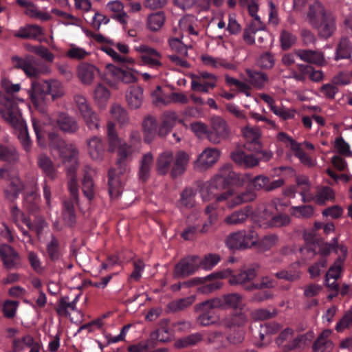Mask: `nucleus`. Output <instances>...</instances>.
<instances>
[{
  "instance_id": "33",
  "label": "nucleus",
  "mask_w": 352,
  "mask_h": 352,
  "mask_svg": "<svg viewBox=\"0 0 352 352\" xmlns=\"http://www.w3.org/2000/svg\"><path fill=\"white\" fill-rule=\"evenodd\" d=\"M219 156V152L217 149L207 148L199 155L196 165L208 168L217 161Z\"/></svg>"
},
{
  "instance_id": "7",
  "label": "nucleus",
  "mask_w": 352,
  "mask_h": 352,
  "mask_svg": "<svg viewBox=\"0 0 352 352\" xmlns=\"http://www.w3.org/2000/svg\"><path fill=\"white\" fill-rule=\"evenodd\" d=\"M188 160V155L184 151H179L174 156L173 152L166 151L158 156L156 169L159 175L170 173V177L175 179L185 172Z\"/></svg>"
},
{
  "instance_id": "28",
  "label": "nucleus",
  "mask_w": 352,
  "mask_h": 352,
  "mask_svg": "<svg viewBox=\"0 0 352 352\" xmlns=\"http://www.w3.org/2000/svg\"><path fill=\"white\" fill-rule=\"evenodd\" d=\"M331 334L330 329H324L318 336L312 346L313 352H330L333 348V344L329 339Z\"/></svg>"
},
{
  "instance_id": "40",
  "label": "nucleus",
  "mask_w": 352,
  "mask_h": 352,
  "mask_svg": "<svg viewBox=\"0 0 352 352\" xmlns=\"http://www.w3.org/2000/svg\"><path fill=\"white\" fill-rule=\"evenodd\" d=\"M153 96H156L157 101L162 102L164 104H168L170 102L181 104H186L188 102V99L186 95L182 93L173 92L169 96V100H166L162 94V87L157 86L156 90L153 93Z\"/></svg>"
},
{
  "instance_id": "57",
  "label": "nucleus",
  "mask_w": 352,
  "mask_h": 352,
  "mask_svg": "<svg viewBox=\"0 0 352 352\" xmlns=\"http://www.w3.org/2000/svg\"><path fill=\"white\" fill-rule=\"evenodd\" d=\"M34 343V338L30 335H26L21 339L14 338L12 341V348L13 352H21L25 346H30Z\"/></svg>"
},
{
  "instance_id": "16",
  "label": "nucleus",
  "mask_w": 352,
  "mask_h": 352,
  "mask_svg": "<svg viewBox=\"0 0 352 352\" xmlns=\"http://www.w3.org/2000/svg\"><path fill=\"white\" fill-rule=\"evenodd\" d=\"M126 162L121 166L117 161L118 169L111 168L108 173V190L111 197H117L122 192V183L120 175L123 174L126 170Z\"/></svg>"
},
{
  "instance_id": "42",
  "label": "nucleus",
  "mask_w": 352,
  "mask_h": 352,
  "mask_svg": "<svg viewBox=\"0 0 352 352\" xmlns=\"http://www.w3.org/2000/svg\"><path fill=\"white\" fill-rule=\"evenodd\" d=\"M0 160L14 164L19 160V155L12 145L0 144Z\"/></svg>"
},
{
  "instance_id": "43",
  "label": "nucleus",
  "mask_w": 352,
  "mask_h": 352,
  "mask_svg": "<svg viewBox=\"0 0 352 352\" xmlns=\"http://www.w3.org/2000/svg\"><path fill=\"white\" fill-rule=\"evenodd\" d=\"M46 252L47 258L54 263L58 261L62 256L59 240L54 235L46 245Z\"/></svg>"
},
{
  "instance_id": "39",
  "label": "nucleus",
  "mask_w": 352,
  "mask_h": 352,
  "mask_svg": "<svg viewBox=\"0 0 352 352\" xmlns=\"http://www.w3.org/2000/svg\"><path fill=\"white\" fill-rule=\"evenodd\" d=\"M24 188V185L17 176L10 177L9 185L4 190L6 198L13 201L19 196V193Z\"/></svg>"
},
{
  "instance_id": "3",
  "label": "nucleus",
  "mask_w": 352,
  "mask_h": 352,
  "mask_svg": "<svg viewBox=\"0 0 352 352\" xmlns=\"http://www.w3.org/2000/svg\"><path fill=\"white\" fill-rule=\"evenodd\" d=\"M78 77L82 83L90 85L97 75L109 87L118 88L119 82L129 84L138 80L136 72L129 67H118L113 64H107L104 73L100 74L99 69L93 64L81 63L77 69Z\"/></svg>"
},
{
  "instance_id": "45",
  "label": "nucleus",
  "mask_w": 352,
  "mask_h": 352,
  "mask_svg": "<svg viewBox=\"0 0 352 352\" xmlns=\"http://www.w3.org/2000/svg\"><path fill=\"white\" fill-rule=\"evenodd\" d=\"M194 301L195 297L193 296H188L171 301L168 304L167 308L170 312H179L190 307Z\"/></svg>"
},
{
  "instance_id": "50",
  "label": "nucleus",
  "mask_w": 352,
  "mask_h": 352,
  "mask_svg": "<svg viewBox=\"0 0 352 352\" xmlns=\"http://www.w3.org/2000/svg\"><path fill=\"white\" fill-rule=\"evenodd\" d=\"M212 300H219V307L228 306L236 309L241 302V296L238 294L232 293L224 295L221 298H213Z\"/></svg>"
},
{
  "instance_id": "11",
  "label": "nucleus",
  "mask_w": 352,
  "mask_h": 352,
  "mask_svg": "<svg viewBox=\"0 0 352 352\" xmlns=\"http://www.w3.org/2000/svg\"><path fill=\"white\" fill-rule=\"evenodd\" d=\"M257 233L253 230H239L230 234L226 240L227 247L230 250H244L256 244Z\"/></svg>"
},
{
  "instance_id": "25",
  "label": "nucleus",
  "mask_w": 352,
  "mask_h": 352,
  "mask_svg": "<svg viewBox=\"0 0 352 352\" xmlns=\"http://www.w3.org/2000/svg\"><path fill=\"white\" fill-rule=\"evenodd\" d=\"M243 137L246 140L245 149L257 151L261 149V133L258 128L246 126L242 129Z\"/></svg>"
},
{
  "instance_id": "12",
  "label": "nucleus",
  "mask_w": 352,
  "mask_h": 352,
  "mask_svg": "<svg viewBox=\"0 0 352 352\" xmlns=\"http://www.w3.org/2000/svg\"><path fill=\"white\" fill-rule=\"evenodd\" d=\"M219 300L212 299L197 305L195 309L199 313L197 322L203 327L215 324L219 319L216 308L219 307Z\"/></svg>"
},
{
  "instance_id": "60",
  "label": "nucleus",
  "mask_w": 352,
  "mask_h": 352,
  "mask_svg": "<svg viewBox=\"0 0 352 352\" xmlns=\"http://www.w3.org/2000/svg\"><path fill=\"white\" fill-rule=\"evenodd\" d=\"M110 97L109 91L102 84L99 83L94 90V99L99 104H102Z\"/></svg>"
},
{
  "instance_id": "58",
  "label": "nucleus",
  "mask_w": 352,
  "mask_h": 352,
  "mask_svg": "<svg viewBox=\"0 0 352 352\" xmlns=\"http://www.w3.org/2000/svg\"><path fill=\"white\" fill-rule=\"evenodd\" d=\"M327 258H320L318 262L311 265L308 269L311 278H315L320 276L321 273L327 267Z\"/></svg>"
},
{
  "instance_id": "55",
  "label": "nucleus",
  "mask_w": 352,
  "mask_h": 352,
  "mask_svg": "<svg viewBox=\"0 0 352 352\" xmlns=\"http://www.w3.org/2000/svg\"><path fill=\"white\" fill-rule=\"evenodd\" d=\"M212 129L224 139L229 135V129L227 123L220 117H216L212 120Z\"/></svg>"
},
{
  "instance_id": "48",
  "label": "nucleus",
  "mask_w": 352,
  "mask_h": 352,
  "mask_svg": "<svg viewBox=\"0 0 352 352\" xmlns=\"http://www.w3.org/2000/svg\"><path fill=\"white\" fill-rule=\"evenodd\" d=\"M245 322V316L239 313L226 318L223 321V325L231 331L232 329H240V327L243 325Z\"/></svg>"
},
{
  "instance_id": "44",
  "label": "nucleus",
  "mask_w": 352,
  "mask_h": 352,
  "mask_svg": "<svg viewBox=\"0 0 352 352\" xmlns=\"http://www.w3.org/2000/svg\"><path fill=\"white\" fill-rule=\"evenodd\" d=\"M145 142L149 143L152 141L157 132V122L152 116H147L142 124Z\"/></svg>"
},
{
  "instance_id": "61",
  "label": "nucleus",
  "mask_w": 352,
  "mask_h": 352,
  "mask_svg": "<svg viewBox=\"0 0 352 352\" xmlns=\"http://www.w3.org/2000/svg\"><path fill=\"white\" fill-rule=\"evenodd\" d=\"M220 261V256L215 254L206 255L204 258H199V267L204 270H210Z\"/></svg>"
},
{
  "instance_id": "24",
  "label": "nucleus",
  "mask_w": 352,
  "mask_h": 352,
  "mask_svg": "<svg viewBox=\"0 0 352 352\" xmlns=\"http://www.w3.org/2000/svg\"><path fill=\"white\" fill-rule=\"evenodd\" d=\"M288 144L291 150L294 152V155L298 158L300 163L304 166L311 168L316 165V161L304 151L302 143L296 142L287 135V145Z\"/></svg>"
},
{
  "instance_id": "52",
  "label": "nucleus",
  "mask_w": 352,
  "mask_h": 352,
  "mask_svg": "<svg viewBox=\"0 0 352 352\" xmlns=\"http://www.w3.org/2000/svg\"><path fill=\"white\" fill-rule=\"evenodd\" d=\"M107 8L114 14L112 15V18L116 19L121 23H124L125 18L126 14L123 11V4L118 1H111L107 4Z\"/></svg>"
},
{
  "instance_id": "18",
  "label": "nucleus",
  "mask_w": 352,
  "mask_h": 352,
  "mask_svg": "<svg viewBox=\"0 0 352 352\" xmlns=\"http://www.w3.org/2000/svg\"><path fill=\"white\" fill-rule=\"evenodd\" d=\"M44 34L43 28L36 24H27L25 26L20 27L17 31L13 33V36L16 38L35 40L40 43H47V38H41Z\"/></svg>"
},
{
  "instance_id": "1",
  "label": "nucleus",
  "mask_w": 352,
  "mask_h": 352,
  "mask_svg": "<svg viewBox=\"0 0 352 352\" xmlns=\"http://www.w3.org/2000/svg\"><path fill=\"white\" fill-rule=\"evenodd\" d=\"M32 126L38 144L41 146L45 145V138L47 137L50 146L58 151L64 162L71 163V165L67 168L69 197L63 201L62 216L67 226H74L76 221V207L79 202V190L76 175L78 166V149L72 145L67 144L56 132L48 131L45 124H42L35 118H32Z\"/></svg>"
},
{
  "instance_id": "34",
  "label": "nucleus",
  "mask_w": 352,
  "mask_h": 352,
  "mask_svg": "<svg viewBox=\"0 0 352 352\" xmlns=\"http://www.w3.org/2000/svg\"><path fill=\"white\" fill-rule=\"evenodd\" d=\"M177 116L174 111H166L162 116V122L157 134L160 137H165L172 129L176 123Z\"/></svg>"
},
{
  "instance_id": "4",
  "label": "nucleus",
  "mask_w": 352,
  "mask_h": 352,
  "mask_svg": "<svg viewBox=\"0 0 352 352\" xmlns=\"http://www.w3.org/2000/svg\"><path fill=\"white\" fill-rule=\"evenodd\" d=\"M0 102L3 105L1 110L2 118L16 131L24 150L29 152L31 149L32 142L28 131L27 124L23 119L17 104L10 98L0 92Z\"/></svg>"
},
{
  "instance_id": "13",
  "label": "nucleus",
  "mask_w": 352,
  "mask_h": 352,
  "mask_svg": "<svg viewBox=\"0 0 352 352\" xmlns=\"http://www.w3.org/2000/svg\"><path fill=\"white\" fill-rule=\"evenodd\" d=\"M254 153H247L243 151H237L232 153L233 161L245 168L256 166L259 160L268 161L272 157V153L267 151H254Z\"/></svg>"
},
{
  "instance_id": "37",
  "label": "nucleus",
  "mask_w": 352,
  "mask_h": 352,
  "mask_svg": "<svg viewBox=\"0 0 352 352\" xmlns=\"http://www.w3.org/2000/svg\"><path fill=\"white\" fill-rule=\"evenodd\" d=\"M245 74L247 76L246 80L256 89H262L268 81L267 74L263 72L251 69H246Z\"/></svg>"
},
{
  "instance_id": "26",
  "label": "nucleus",
  "mask_w": 352,
  "mask_h": 352,
  "mask_svg": "<svg viewBox=\"0 0 352 352\" xmlns=\"http://www.w3.org/2000/svg\"><path fill=\"white\" fill-rule=\"evenodd\" d=\"M16 3L20 7L25 8V14L31 18L37 19L43 21H47L52 19V16L49 13L39 10L32 1L16 0Z\"/></svg>"
},
{
  "instance_id": "54",
  "label": "nucleus",
  "mask_w": 352,
  "mask_h": 352,
  "mask_svg": "<svg viewBox=\"0 0 352 352\" xmlns=\"http://www.w3.org/2000/svg\"><path fill=\"white\" fill-rule=\"evenodd\" d=\"M195 192L191 188H185L181 193L179 204L186 208H191L195 204Z\"/></svg>"
},
{
  "instance_id": "6",
  "label": "nucleus",
  "mask_w": 352,
  "mask_h": 352,
  "mask_svg": "<svg viewBox=\"0 0 352 352\" xmlns=\"http://www.w3.org/2000/svg\"><path fill=\"white\" fill-rule=\"evenodd\" d=\"M33 106L42 113L47 112L46 98L51 96L54 100L63 94L61 83L56 80H36L32 82L31 89L28 91Z\"/></svg>"
},
{
  "instance_id": "19",
  "label": "nucleus",
  "mask_w": 352,
  "mask_h": 352,
  "mask_svg": "<svg viewBox=\"0 0 352 352\" xmlns=\"http://www.w3.org/2000/svg\"><path fill=\"white\" fill-rule=\"evenodd\" d=\"M136 50L142 53L141 61L142 65L154 69H159L162 67L161 61L162 56L156 50L146 45H142Z\"/></svg>"
},
{
  "instance_id": "27",
  "label": "nucleus",
  "mask_w": 352,
  "mask_h": 352,
  "mask_svg": "<svg viewBox=\"0 0 352 352\" xmlns=\"http://www.w3.org/2000/svg\"><path fill=\"white\" fill-rule=\"evenodd\" d=\"M204 214L207 219L204 221L201 227H199V234H201L210 232L213 226L217 223L218 212L216 204H208L204 209Z\"/></svg>"
},
{
  "instance_id": "41",
  "label": "nucleus",
  "mask_w": 352,
  "mask_h": 352,
  "mask_svg": "<svg viewBox=\"0 0 352 352\" xmlns=\"http://www.w3.org/2000/svg\"><path fill=\"white\" fill-rule=\"evenodd\" d=\"M37 164L45 176L51 179L56 177V168L50 157L41 154L38 157Z\"/></svg>"
},
{
  "instance_id": "62",
  "label": "nucleus",
  "mask_w": 352,
  "mask_h": 352,
  "mask_svg": "<svg viewBox=\"0 0 352 352\" xmlns=\"http://www.w3.org/2000/svg\"><path fill=\"white\" fill-rule=\"evenodd\" d=\"M352 326V307L344 313L342 318L336 325L338 332H342L345 329Z\"/></svg>"
},
{
  "instance_id": "30",
  "label": "nucleus",
  "mask_w": 352,
  "mask_h": 352,
  "mask_svg": "<svg viewBox=\"0 0 352 352\" xmlns=\"http://www.w3.org/2000/svg\"><path fill=\"white\" fill-rule=\"evenodd\" d=\"M252 213V208L247 206L243 208L234 211L224 219V223L229 226H237L243 223Z\"/></svg>"
},
{
  "instance_id": "10",
  "label": "nucleus",
  "mask_w": 352,
  "mask_h": 352,
  "mask_svg": "<svg viewBox=\"0 0 352 352\" xmlns=\"http://www.w3.org/2000/svg\"><path fill=\"white\" fill-rule=\"evenodd\" d=\"M294 62L289 54H287V78H294L296 81L305 82L307 78L314 82H319L323 78L321 70L315 69L308 65H298L289 67V65Z\"/></svg>"
},
{
  "instance_id": "64",
  "label": "nucleus",
  "mask_w": 352,
  "mask_h": 352,
  "mask_svg": "<svg viewBox=\"0 0 352 352\" xmlns=\"http://www.w3.org/2000/svg\"><path fill=\"white\" fill-rule=\"evenodd\" d=\"M102 50L106 52L109 56H110L113 60L118 63H133V60L131 58H128L124 56H121L118 54L113 48L109 46H103L102 47Z\"/></svg>"
},
{
  "instance_id": "36",
  "label": "nucleus",
  "mask_w": 352,
  "mask_h": 352,
  "mask_svg": "<svg viewBox=\"0 0 352 352\" xmlns=\"http://www.w3.org/2000/svg\"><path fill=\"white\" fill-rule=\"evenodd\" d=\"M296 54L301 60L317 65H322L325 61L323 54L319 51L299 50Z\"/></svg>"
},
{
  "instance_id": "49",
  "label": "nucleus",
  "mask_w": 352,
  "mask_h": 352,
  "mask_svg": "<svg viewBox=\"0 0 352 352\" xmlns=\"http://www.w3.org/2000/svg\"><path fill=\"white\" fill-rule=\"evenodd\" d=\"M82 190L84 195L91 201L95 195L94 184L91 175L89 171H85L82 180Z\"/></svg>"
},
{
  "instance_id": "46",
  "label": "nucleus",
  "mask_w": 352,
  "mask_h": 352,
  "mask_svg": "<svg viewBox=\"0 0 352 352\" xmlns=\"http://www.w3.org/2000/svg\"><path fill=\"white\" fill-rule=\"evenodd\" d=\"M341 245H344L338 243V237H334L329 243L326 242L319 244L318 254L321 255V258H326L332 251L338 254Z\"/></svg>"
},
{
  "instance_id": "47",
  "label": "nucleus",
  "mask_w": 352,
  "mask_h": 352,
  "mask_svg": "<svg viewBox=\"0 0 352 352\" xmlns=\"http://www.w3.org/2000/svg\"><path fill=\"white\" fill-rule=\"evenodd\" d=\"M165 19V14L162 11L153 13L148 16L147 28L152 32H157L163 26Z\"/></svg>"
},
{
  "instance_id": "15",
  "label": "nucleus",
  "mask_w": 352,
  "mask_h": 352,
  "mask_svg": "<svg viewBox=\"0 0 352 352\" xmlns=\"http://www.w3.org/2000/svg\"><path fill=\"white\" fill-rule=\"evenodd\" d=\"M199 257L188 256L181 259L175 266L174 276L177 278H186L193 274L199 267Z\"/></svg>"
},
{
  "instance_id": "38",
  "label": "nucleus",
  "mask_w": 352,
  "mask_h": 352,
  "mask_svg": "<svg viewBox=\"0 0 352 352\" xmlns=\"http://www.w3.org/2000/svg\"><path fill=\"white\" fill-rule=\"evenodd\" d=\"M56 123L60 129L67 133H74L78 129L76 120L65 113H58Z\"/></svg>"
},
{
  "instance_id": "9",
  "label": "nucleus",
  "mask_w": 352,
  "mask_h": 352,
  "mask_svg": "<svg viewBox=\"0 0 352 352\" xmlns=\"http://www.w3.org/2000/svg\"><path fill=\"white\" fill-rule=\"evenodd\" d=\"M256 276V272L254 268L241 270L230 278L231 285H240L246 291H252L254 289H265L274 287L276 281L271 277H262L259 283L252 282Z\"/></svg>"
},
{
  "instance_id": "17",
  "label": "nucleus",
  "mask_w": 352,
  "mask_h": 352,
  "mask_svg": "<svg viewBox=\"0 0 352 352\" xmlns=\"http://www.w3.org/2000/svg\"><path fill=\"white\" fill-rule=\"evenodd\" d=\"M0 256L6 270H18L21 267V258L19 254L10 245H0Z\"/></svg>"
},
{
  "instance_id": "5",
  "label": "nucleus",
  "mask_w": 352,
  "mask_h": 352,
  "mask_svg": "<svg viewBox=\"0 0 352 352\" xmlns=\"http://www.w3.org/2000/svg\"><path fill=\"white\" fill-rule=\"evenodd\" d=\"M307 19L310 25L317 31L322 39H328L336 30V19L318 1H315L309 6Z\"/></svg>"
},
{
  "instance_id": "31",
  "label": "nucleus",
  "mask_w": 352,
  "mask_h": 352,
  "mask_svg": "<svg viewBox=\"0 0 352 352\" xmlns=\"http://www.w3.org/2000/svg\"><path fill=\"white\" fill-rule=\"evenodd\" d=\"M126 100L131 109H139L143 102V89L139 86L129 87L126 92Z\"/></svg>"
},
{
  "instance_id": "14",
  "label": "nucleus",
  "mask_w": 352,
  "mask_h": 352,
  "mask_svg": "<svg viewBox=\"0 0 352 352\" xmlns=\"http://www.w3.org/2000/svg\"><path fill=\"white\" fill-rule=\"evenodd\" d=\"M74 101L86 126L90 130L98 129L100 121L98 116L93 111L87 99L82 96L78 95L75 96Z\"/></svg>"
},
{
  "instance_id": "32",
  "label": "nucleus",
  "mask_w": 352,
  "mask_h": 352,
  "mask_svg": "<svg viewBox=\"0 0 352 352\" xmlns=\"http://www.w3.org/2000/svg\"><path fill=\"white\" fill-rule=\"evenodd\" d=\"M352 56V43L346 36H342L338 41L335 52V60L351 59Z\"/></svg>"
},
{
  "instance_id": "56",
  "label": "nucleus",
  "mask_w": 352,
  "mask_h": 352,
  "mask_svg": "<svg viewBox=\"0 0 352 352\" xmlns=\"http://www.w3.org/2000/svg\"><path fill=\"white\" fill-rule=\"evenodd\" d=\"M202 339V336L198 333L190 334L176 341L175 346L177 348H184L195 345Z\"/></svg>"
},
{
  "instance_id": "29",
  "label": "nucleus",
  "mask_w": 352,
  "mask_h": 352,
  "mask_svg": "<svg viewBox=\"0 0 352 352\" xmlns=\"http://www.w3.org/2000/svg\"><path fill=\"white\" fill-rule=\"evenodd\" d=\"M88 153L94 160H101L104 155L105 145L102 140L94 136L87 141Z\"/></svg>"
},
{
  "instance_id": "59",
  "label": "nucleus",
  "mask_w": 352,
  "mask_h": 352,
  "mask_svg": "<svg viewBox=\"0 0 352 352\" xmlns=\"http://www.w3.org/2000/svg\"><path fill=\"white\" fill-rule=\"evenodd\" d=\"M111 115L114 120L120 124H124L129 121V116L126 111L120 105L114 104L111 107Z\"/></svg>"
},
{
  "instance_id": "63",
  "label": "nucleus",
  "mask_w": 352,
  "mask_h": 352,
  "mask_svg": "<svg viewBox=\"0 0 352 352\" xmlns=\"http://www.w3.org/2000/svg\"><path fill=\"white\" fill-rule=\"evenodd\" d=\"M18 306V301L10 300H6L3 305V312L4 316L8 318H12L14 317Z\"/></svg>"
},
{
  "instance_id": "8",
  "label": "nucleus",
  "mask_w": 352,
  "mask_h": 352,
  "mask_svg": "<svg viewBox=\"0 0 352 352\" xmlns=\"http://www.w3.org/2000/svg\"><path fill=\"white\" fill-rule=\"evenodd\" d=\"M107 136L109 140V151L113 152L118 147V163L121 166L124 162L132 159V154L138 148L140 142V135L138 131H133L130 135V144H122L115 130L114 124L109 122L107 124Z\"/></svg>"
},
{
  "instance_id": "35",
  "label": "nucleus",
  "mask_w": 352,
  "mask_h": 352,
  "mask_svg": "<svg viewBox=\"0 0 352 352\" xmlns=\"http://www.w3.org/2000/svg\"><path fill=\"white\" fill-rule=\"evenodd\" d=\"M153 165V155L151 153L144 154L140 162L138 177L140 181L145 182L149 179Z\"/></svg>"
},
{
  "instance_id": "51",
  "label": "nucleus",
  "mask_w": 352,
  "mask_h": 352,
  "mask_svg": "<svg viewBox=\"0 0 352 352\" xmlns=\"http://www.w3.org/2000/svg\"><path fill=\"white\" fill-rule=\"evenodd\" d=\"M335 192L329 186L318 188L315 196V201L318 204H324L327 201L333 200Z\"/></svg>"
},
{
  "instance_id": "22",
  "label": "nucleus",
  "mask_w": 352,
  "mask_h": 352,
  "mask_svg": "<svg viewBox=\"0 0 352 352\" xmlns=\"http://www.w3.org/2000/svg\"><path fill=\"white\" fill-rule=\"evenodd\" d=\"M10 212L12 221L17 227H19V224L23 223L28 227V230L36 231L37 234H39L42 231L43 223H44L43 220H38L36 225L32 223L30 218L26 217L17 206H12Z\"/></svg>"
},
{
  "instance_id": "2",
  "label": "nucleus",
  "mask_w": 352,
  "mask_h": 352,
  "mask_svg": "<svg viewBox=\"0 0 352 352\" xmlns=\"http://www.w3.org/2000/svg\"><path fill=\"white\" fill-rule=\"evenodd\" d=\"M239 183V175L232 170L230 164L223 166L218 173L215 175L210 182L200 190L201 197L204 201H209L215 199L217 202L226 201L228 208H233L243 203L252 201L256 197V190L264 188L267 190L269 183V177L258 175L250 181L244 191L234 192L228 189L227 191L219 194V192L230 188L232 185Z\"/></svg>"
},
{
  "instance_id": "53",
  "label": "nucleus",
  "mask_w": 352,
  "mask_h": 352,
  "mask_svg": "<svg viewBox=\"0 0 352 352\" xmlns=\"http://www.w3.org/2000/svg\"><path fill=\"white\" fill-rule=\"evenodd\" d=\"M68 297H63L60 299L59 304L56 309V312L59 315H63L67 316L69 314L68 309L71 310H76V304L78 300L79 296H76V298L72 302H67Z\"/></svg>"
},
{
  "instance_id": "21",
  "label": "nucleus",
  "mask_w": 352,
  "mask_h": 352,
  "mask_svg": "<svg viewBox=\"0 0 352 352\" xmlns=\"http://www.w3.org/2000/svg\"><path fill=\"white\" fill-rule=\"evenodd\" d=\"M276 214L269 217L270 219L267 221V226L279 227L283 226L286 222V201L285 198H276L272 203Z\"/></svg>"
},
{
  "instance_id": "23",
  "label": "nucleus",
  "mask_w": 352,
  "mask_h": 352,
  "mask_svg": "<svg viewBox=\"0 0 352 352\" xmlns=\"http://www.w3.org/2000/svg\"><path fill=\"white\" fill-rule=\"evenodd\" d=\"M12 61L15 67L21 69L30 77H36L40 74L39 69L34 65L35 58L32 56L28 55L24 58L14 56Z\"/></svg>"
},
{
  "instance_id": "20",
  "label": "nucleus",
  "mask_w": 352,
  "mask_h": 352,
  "mask_svg": "<svg viewBox=\"0 0 352 352\" xmlns=\"http://www.w3.org/2000/svg\"><path fill=\"white\" fill-rule=\"evenodd\" d=\"M340 255L335 260L333 265L329 268L326 275L325 281L329 282L330 279L338 280L343 270L344 265L348 255V248L346 245L340 247Z\"/></svg>"
}]
</instances>
